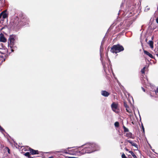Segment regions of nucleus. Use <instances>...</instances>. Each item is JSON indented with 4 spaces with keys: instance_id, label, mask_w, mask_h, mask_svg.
<instances>
[{
    "instance_id": "nucleus-1",
    "label": "nucleus",
    "mask_w": 158,
    "mask_h": 158,
    "mask_svg": "<svg viewBox=\"0 0 158 158\" xmlns=\"http://www.w3.org/2000/svg\"><path fill=\"white\" fill-rule=\"evenodd\" d=\"M85 147L83 149L82 151L85 153H90L94 151V150L92 149L95 147L96 144L94 143H88L85 144Z\"/></svg>"
},
{
    "instance_id": "nucleus-2",
    "label": "nucleus",
    "mask_w": 158,
    "mask_h": 158,
    "mask_svg": "<svg viewBox=\"0 0 158 158\" xmlns=\"http://www.w3.org/2000/svg\"><path fill=\"white\" fill-rule=\"evenodd\" d=\"M124 50V48L122 45L119 44L114 45L111 48L110 51L112 53H117Z\"/></svg>"
},
{
    "instance_id": "nucleus-3",
    "label": "nucleus",
    "mask_w": 158,
    "mask_h": 158,
    "mask_svg": "<svg viewBox=\"0 0 158 158\" xmlns=\"http://www.w3.org/2000/svg\"><path fill=\"white\" fill-rule=\"evenodd\" d=\"M15 36L14 35H10V36L9 38V40L10 43V44H9V45L11 48V50L12 52L14 51L13 49H12V47H13L15 43Z\"/></svg>"
},
{
    "instance_id": "nucleus-4",
    "label": "nucleus",
    "mask_w": 158,
    "mask_h": 158,
    "mask_svg": "<svg viewBox=\"0 0 158 158\" xmlns=\"http://www.w3.org/2000/svg\"><path fill=\"white\" fill-rule=\"evenodd\" d=\"M111 107L112 110L116 113L118 112V104L114 102L111 105Z\"/></svg>"
},
{
    "instance_id": "nucleus-5",
    "label": "nucleus",
    "mask_w": 158,
    "mask_h": 158,
    "mask_svg": "<svg viewBox=\"0 0 158 158\" xmlns=\"http://www.w3.org/2000/svg\"><path fill=\"white\" fill-rule=\"evenodd\" d=\"M101 94L104 97H107L109 95L110 93L105 90H102L101 91Z\"/></svg>"
},
{
    "instance_id": "nucleus-6",
    "label": "nucleus",
    "mask_w": 158,
    "mask_h": 158,
    "mask_svg": "<svg viewBox=\"0 0 158 158\" xmlns=\"http://www.w3.org/2000/svg\"><path fill=\"white\" fill-rule=\"evenodd\" d=\"M126 141L130 143L132 146L135 147L137 149H138V146L135 143H134L131 140H126Z\"/></svg>"
},
{
    "instance_id": "nucleus-7",
    "label": "nucleus",
    "mask_w": 158,
    "mask_h": 158,
    "mask_svg": "<svg viewBox=\"0 0 158 158\" xmlns=\"http://www.w3.org/2000/svg\"><path fill=\"white\" fill-rule=\"evenodd\" d=\"M125 136H126L127 137H128V138H132V139L134 138V137H133L132 134V133L131 132H130L126 133Z\"/></svg>"
},
{
    "instance_id": "nucleus-8",
    "label": "nucleus",
    "mask_w": 158,
    "mask_h": 158,
    "mask_svg": "<svg viewBox=\"0 0 158 158\" xmlns=\"http://www.w3.org/2000/svg\"><path fill=\"white\" fill-rule=\"evenodd\" d=\"M30 153L33 155L38 154V151L37 150H35L32 149H30Z\"/></svg>"
},
{
    "instance_id": "nucleus-9",
    "label": "nucleus",
    "mask_w": 158,
    "mask_h": 158,
    "mask_svg": "<svg viewBox=\"0 0 158 158\" xmlns=\"http://www.w3.org/2000/svg\"><path fill=\"white\" fill-rule=\"evenodd\" d=\"M8 14L6 13V12H5L2 15V18L3 19L2 20L3 21L4 19L7 18L8 17Z\"/></svg>"
},
{
    "instance_id": "nucleus-10",
    "label": "nucleus",
    "mask_w": 158,
    "mask_h": 158,
    "mask_svg": "<svg viewBox=\"0 0 158 158\" xmlns=\"http://www.w3.org/2000/svg\"><path fill=\"white\" fill-rule=\"evenodd\" d=\"M103 43L102 41L101 43V46H100V55L101 58V52L103 51Z\"/></svg>"
},
{
    "instance_id": "nucleus-11",
    "label": "nucleus",
    "mask_w": 158,
    "mask_h": 158,
    "mask_svg": "<svg viewBox=\"0 0 158 158\" xmlns=\"http://www.w3.org/2000/svg\"><path fill=\"white\" fill-rule=\"evenodd\" d=\"M143 51H144V53L145 54L148 55L150 57L152 58H153V56L151 54H150L149 52H148V51H147L146 50H144Z\"/></svg>"
},
{
    "instance_id": "nucleus-12",
    "label": "nucleus",
    "mask_w": 158,
    "mask_h": 158,
    "mask_svg": "<svg viewBox=\"0 0 158 158\" xmlns=\"http://www.w3.org/2000/svg\"><path fill=\"white\" fill-rule=\"evenodd\" d=\"M6 40L4 36H2L0 37V42H6Z\"/></svg>"
},
{
    "instance_id": "nucleus-13",
    "label": "nucleus",
    "mask_w": 158,
    "mask_h": 158,
    "mask_svg": "<svg viewBox=\"0 0 158 158\" xmlns=\"http://www.w3.org/2000/svg\"><path fill=\"white\" fill-rule=\"evenodd\" d=\"M102 64L103 66V69H104V71L106 73L108 74V72L107 70L106 67V64L105 63H104L103 62H102Z\"/></svg>"
},
{
    "instance_id": "nucleus-14",
    "label": "nucleus",
    "mask_w": 158,
    "mask_h": 158,
    "mask_svg": "<svg viewBox=\"0 0 158 158\" xmlns=\"http://www.w3.org/2000/svg\"><path fill=\"white\" fill-rule=\"evenodd\" d=\"M148 44L149 45V46L152 49L153 48V43L152 41H149Z\"/></svg>"
},
{
    "instance_id": "nucleus-15",
    "label": "nucleus",
    "mask_w": 158,
    "mask_h": 158,
    "mask_svg": "<svg viewBox=\"0 0 158 158\" xmlns=\"http://www.w3.org/2000/svg\"><path fill=\"white\" fill-rule=\"evenodd\" d=\"M129 152L131 154L132 157L134 158H137L136 156L134 154V153L133 152L131 151H130Z\"/></svg>"
},
{
    "instance_id": "nucleus-16",
    "label": "nucleus",
    "mask_w": 158,
    "mask_h": 158,
    "mask_svg": "<svg viewBox=\"0 0 158 158\" xmlns=\"http://www.w3.org/2000/svg\"><path fill=\"white\" fill-rule=\"evenodd\" d=\"M123 128L124 129V131L125 132H128L129 131V129L127 128H126L124 126H123Z\"/></svg>"
},
{
    "instance_id": "nucleus-17",
    "label": "nucleus",
    "mask_w": 158,
    "mask_h": 158,
    "mask_svg": "<svg viewBox=\"0 0 158 158\" xmlns=\"http://www.w3.org/2000/svg\"><path fill=\"white\" fill-rule=\"evenodd\" d=\"M114 125L115 127H118L119 126V123L118 122H116Z\"/></svg>"
},
{
    "instance_id": "nucleus-18",
    "label": "nucleus",
    "mask_w": 158,
    "mask_h": 158,
    "mask_svg": "<svg viewBox=\"0 0 158 158\" xmlns=\"http://www.w3.org/2000/svg\"><path fill=\"white\" fill-rule=\"evenodd\" d=\"M126 110L129 113H131L132 112L131 110L129 109V107L126 109Z\"/></svg>"
},
{
    "instance_id": "nucleus-19",
    "label": "nucleus",
    "mask_w": 158,
    "mask_h": 158,
    "mask_svg": "<svg viewBox=\"0 0 158 158\" xmlns=\"http://www.w3.org/2000/svg\"><path fill=\"white\" fill-rule=\"evenodd\" d=\"M146 68L145 67H144L141 70V72L143 73L144 74L145 73V69Z\"/></svg>"
},
{
    "instance_id": "nucleus-20",
    "label": "nucleus",
    "mask_w": 158,
    "mask_h": 158,
    "mask_svg": "<svg viewBox=\"0 0 158 158\" xmlns=\"http://www.w3.org/2000/svg\"><path fill=\"white\" fill-rule=\"evenodd\" d=\"M25 156L28 157H30V153L29 152H27L24 154Z\"/></svg>"
},
{
    "instance_id": "nucleus-21",
    "label": "nucleus",
    "mask_w": 158,
    "mask_h": 158,
    "mask_svg": "<svg viewBox=\"0 0 158 158\" xmlns=\"http://www.w3.org/2000/svg\"><path fill=\"white\" fill-rule=\"evenodd\" d=\"M21 21L22 22H25V21H27L28 20L26 19V18L25 19L24 18V17L22 19H21Z\"/></svg>"
},
{
    "instance_id": "nucleus-22",
    "label": "nucleus",
    "mask_w": 158,
    "mask_h": 158,
    "mask_svg": "<svg viewBox=\"0 0 158 158\" xmlns=\"http://www.w3.org/2000/svg\"><path fill=\"white\" fill-rule=\"evenodd\" d=\"M124 105L125 107L126 108H128L129 107L127 104L125 102H124Z\"/></svg>"
},
{
    "instance_id": "nucleus-23",
    "label": "nucleus",
    "mask_w": 158,
    "mask_h": 158,
    "mask_svg": "<svg viewBox=\"0 0 158 158\" xmlns=\"http://www.w3.org/2000/svg\"><path fill=\"white\" fill-rule=\"evenodd\" d=\"M7 12V10H5L3 11L0 14V16L1 15V16H2V15H3V14H4V12Z\"/></svg>"
},
{
    "instance_id": "nucleus-24",
    "label": "nucleus",
    "mask_w": 158,
    "mask_h": 158,
    "mask_svg": "<svg viewBox=\"0 0 158 158\" xmlns=\"http://www.w3.org/2000/svg\"><path fill=\"white\" fill-rule=\"evenodd\" d=\"M149 9H150V8L149 7H148V6H147L146 8L145 9V11H147L148 10H149Z\"/></svg>"
},
{
    "instance_id": "nucleus-25",
    "label": "nucleus",
    "mask_w": 158,
    "mask_h": 158,
    "mask_svg": "<svg viewBox=\"0 0 158 158\" xmlns=\"http://www.w3.org/2000/svg\"><path fill=\"white\" fill-rule=\"evenodd\" d=\"M122 158H127L125 155L123 153L122 155Z\"/></svg>"
},
{
    "instance_id": "nucleus-26",
    "label": "nucleus",
    "mask_w": 158,
    "mask_h": 158,
    "mask_svg": "<svg viewBox=\"0 0 158 158\" xmlns=\"http://www.w3.org/2000/svg\"><path fill=\"white\" fill-rule=\"evenodd\" d=\"M155 92L156 94H158V87L157 88L156 90L155 91Z\"/></svg>"
},
{
    "instance_id": "nucleus-27",
    "label": "nucleus",
    "mask_w": 158,
    "mask_h": 158,
    "mask_svg": "<svg viewBox=\"0 0 158 158\" xmlns=\"http://www.w3.org/2000/svg\"><path fill=\"white\" fill-rule=\"evenodd\" d=\"M0 131H4V129L0 126Z\"/></svg>"
},
{
    "instance_id": "nucleus-28",
    "label": "nucleus",
    "mask_w": 158,
    "mask_h": 158,
    "mask_svg": "<svg viewBox=\"0 0 158 158\" xmlns=\"http://www.w3.org/2000/svg\"><path fill=\"white\" fill-rule=\"evenodd\" d=\"M142 128L143 130V132H144V128L143 127V124H142Z\"/></svg>"
},
{
    "instance_id": "nucleus-29",
    "label": "nucleus",
    "mask_w": 158,
    "mask_h": 158,
    "mask_svg": "<svg viewBox=\"0 0 158 158\" xmlns=\"http://www.w3.org/2000/svg\"><path fill=\"white\" fill-rule=\"evenodd\" d=\"M146 81H148V79H143L142 81V82L143 84V81H144V83H145Z\"/></svg>"
},
{
    "instance_id": "nucleus-30",
    "label": "nucleus",
    "mask_w": 158,
    "mask_h": 158,
    "mask_svg": "<svg viewBox=\"0 0 158 158\" xmlns=\"http://www.w3.org/2000/svg\"><path fill=\"white\" fill-rule=\"evenodd\" d=\"M127 23H129V24L127 25V27H128L130 26V25L131 24V23L130 22H129V21H128Z\"/></svg>"
},
{
    "instance_id": "nucleus-31",
    "label": "nucleus",
    "mask_w": 158,
    "mask_h": 158,
    "mask_svg": "<svg viewBox=\"0 0 158 158\" xmlns=\"http://www.w3.org/2000/svg\"><path fill=\"white\" fill-rule=\"evenodd\" d=\"M2 50H3L2 49L0 48V53H1L2 54H4V53L2 51Z\"/></svg>"
},
{
    "instance_id": "nucleus-32",
    "label": "nucleus",
    "mask_w": 158,
    "mask_h": 158,
    "mask_svg": "<svg viewBox=\"0 0 158 158\" xmlns=\"http://www.w3.org/2000/svg\"><path fill=\"white\" fill-rule=\"evenodd\" d=\"M141 88H142V90H143L144 92H145V89H144L143 88V87H142Z\"/></svg>"
},
{
    "instance_id": "nucleus-33",
    "label": "nucleus",
    "mask_w": 158,
    "mask_h": 158,
    "mask_svg": "<svg viewBox=\"0 0 158 158\" xmlns=\"http://www.w3.org/2000/svg\"><path fill=\"white\" fill-rule=\"evenodd\" d=\"M156 23H158V17L156 19Z\"/></svg>"
},
{
    "instance_id": "nucleus-34",
    "label": "nucleus",
    "mask_w": 158,
    "mask_h": 158,
    "mask_svg": "<svg viewBox=\"0 0 158 158\" xmlns=\"http://www.w3.org/2000/svg\"><path fill=\"white\" fill-rule=\"evenodd\" d=\"M10 149L8 148V152L9 153H10Z\"/></svg>"
},
{
    "instance_id": "nucleus-35",
    "label": "nucleus",
    "mask_w": 158,
    "mask_h": 158,
    "mask_svg": "<svg viewBox=\"0 0 158 158\" xmlns=\"http://www.w3.org/2000/svg\"><path fill=\"white\" fill-rule=\"evenodd\" d=\"M152 151L153 152H154L156 154H157V155H158V153H156V152H154V150H152Z\"/></svg>"
},
{
    "instance_id": "nucleus-36",
    "label": "nucleus",
    "mask_w": 158,
    "mask_h": 158,
    "mask_svg": "<svg viewBox=\"0 0 158 158\" xmlns=\"http://www.w3.org/2000/svg\"><path fill=\"white\" fill-rule=\"evenodd\" d=\"M68 158H77L75 157H68Z\"/></svg>"
},
{
    "instance_id": "nucleus-37",
    "label": "nucleus",
    "mask_w": 158,
    "mask_h": 158,
    "mask_svg": "<svg viewBox=\"0 0 158 158\" xmlns=\"http://www.w3.org/2000/svg\"><path fill=\"white\" fill-rule=\"evenodd\" d=\"M125 149L127 151H128V149L127 148H125Z\"/></svg>"
},
{
    "instance_id": "nucleus-38",
    "label": "nucleus",
    "mask_w": 158,
    "mask_h": 158,
    "mask_svg": "<svg viewBox=\"0 0 158 158\" xmlns=\"http://www.w3.org/2000/svg\"><path fill=\"white\" fill-rule=\"evenodd\" d=\"M26 24H24V23H23L22 25H26Z\"/></svg>"
},
{
    "instance_id": "nucleus-39",
    "label": "nucleus",
    "mask_w": 158,
    "mask_h": 158,
    "mask_svg": "<svg viewBox=\"0 0 158 158\" xmlns=\"http://www.w3.org/2000/svg\"><path fill=\"white\" fill-rule=\"evenodd\" d=\"M48 158H53V157L52 156H51V157H49Z\"/></svg>"
},
{
    "instance_id": "nucleus-40",
    "label": "nucleus",
    "mask_w": 158,
    "mask_h": 158,
    "mask_svg": "<svg viewBox=\"0 0 158 158\" xmlns=\"http://www.w3.org/2000/svg\"><path fill=\"white\" fill-rule=\"evenodd\" d=\"M108 71H109V72H110V70L109 69H108Z\"/></svg>"
},
{
    "instance_id": "nucleus-41",
    "label": "nucleus",
    "mask_w": 158,
    "mask_h": 158,
    "mask_svg": "<svg viewBox=\"0 0 158 158\" xmlns=\"http://www.w3.org/2000/svg\"><path fill=\"white\" fill-rule=\"evenodd\" d=\"M156 55L158 56V53L156 54Z\"/></svg>"
},
{
    "instance_id": "nucleus-42",
    "label": "nucleus",
    "mask_w": 158,
    "mask_h": 158,
    "mask_svg": "<svg viewBox=\"0 0 158 158\" xmlns=\"http://www.w3.org/2000/svg\"><path fill=\"white\" fill-rule=\"evenodd\" d=\"M112 72H113L112 71ZM112 73H113V75L114 76V74L113 73V72H112Z\"/></svg>"
},
{
    "instance_id": "nucleus-43",
    "label": "nucleus",
    "mask_w": 158,
    "mask_h": 158,
    "mask_svg": "<svg viewBox=\"0 0 158 158\" xmlns=\"http://www.w3.org/2000/svg\"><path fill=\"white\" fill-rule=\"evenodd\" d=\"M1 17H2V16L0 15V19L1 18Z\"/></svg>"
}]
</instances>
